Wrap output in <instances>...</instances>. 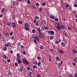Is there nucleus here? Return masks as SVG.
Masks as SVG:
<instances>
[{"mask_svg":"<svg viewBox=\"0 0 77 77\" xmlns=\"http://www.w3.org/2000/svg\"><path fill=\"white\" fill-rule=\"evenodd\" d=\"M37 59H38V60H41V57H38Z\"/></svg>","mask_w":77,"mask_h":77,"instance_id":"obj_47","label":"nucleus"},{"mask_svg":"<svg viewBox=\"0 0 77 77\" xmlns=\"http://www.w3.org/2000/svg\"><path fill=\"white\" fill-rule=\"evenodd\" d=\"M60 45L61 46L63 47H65V43L63 42H61Z\"/></svg>","mask_w":77,"mask_h":77,"instance_id":"obj_9","label":"nucleus"},{"mask_svg":"<svg viewBox=\"0 0 77 77\" xmlns=\"http://www.w3.org/2000/svg\"><path fill=\"white\" fill-rule=\"evenodd\" d=\"M54 38V37H53V36H50V39L51 40L53 39Z\"/></svg>","mask_w":77,"mask_h":77,"instance_id":"obj_36","label":"nucleus"},{"mask_svg":"<svg viewBox=\"0 0 77 77\" xmlns=\"http://www.w3.org/2000/svg\"><path fill=\"white\" fill-rule=\"evenodd\" d=\"M74 61L75 63H77V58L76 57L75 58L74 60Z\"/></svg>","mask_w":77,"mask_h":77,"instance_id":"obj_24","label":"nucleus"},{"mask_svg":"<svg viewBox=\"0 0 77 77\" xmlns=\"http://www.w3.org/2000/svg\"><path fill=\"white\" fill-rule=\"evenodd\" d=\"M2 41L3 43H5V42H6V41L5 40H2Z\"/></svg>","mask_w":77,"mask_h":77,"instance_id":"obj_55","label":"nucleus"},{"mask_svg":"<svg viewBox=\"0 0 77 77\" xmlns=\"http://www.w3.org/2000/svg\"><path fill=\"white\" fill-rule=\"evenodd\" d=\"M55 43L56 44H57L59 43V41H55Z\"/></svg>","mask_w":77,"mask_h":77,"instance_id":"obj_42","label":"nucleus"},{"mask_svg":"<svg viewBox=\"0 0 77 77\" xmlns=\"http://www.w3.org/2000/svg\"><path fill=\"white\" fill-rule=\"evenodd\" d=\"M38 32H39V34H41V29H40L38 28Z\"/></svg>","mask_w":77,"mask_h":77,"instance_id":"obj_23","label":"nucleus"},{"mask_svg":"<svg viewBox=\"0 0 77 77\" xmlns=\"http://www.w3.org/2000/svg\"><path fill=\"white\" fill-rule=\"evenodd\" d=\"M65 6H66V9H67L68 10H71V6H70V5H67V4H66L65 5Z\"/></svg>","mask_w":77,"mask_h":77,"instance_id":"obj_5","label":"nucleus"},{"mask_svg":"<svg viewBox=\"0 0 77 77\" xmlns=\"http://www.w3.org/2000/svg\"><path fill=\"white\" fill-rule=\"evenodd\" d=\"M34 41L35 44H36V43H37V42H36V39H34Z\"/></svg>","mask_w":77,"mask_h":77,"instance_id":"obj_50","label":"nucleus"},{"mask_svg":"<svg viewBox=\"0 0 77 77\" xmlns=\"http://www.w3.org/2000/svg\"><path fill=\"white\" fill-rule=\"evenodd\" d=\"M3 50H4V51H6V50H7V47H4L3 48Z\"/></svg>","mask_w":77,"mask_h":77,"instance_id":"obj_34","label":"nucleus"},{"mask_svg":"<svg viewBox=\"0 0 77 77\" xmlns=\"http://www.w3.org/2000/svg\"><path fill=\"white\" fill-rule=\"evenodd\" d=\"M42 6H45V2H43L42 4Z\"/></svg>","mask_w":77,"mask_h":77,"instance_id":"obj_44","label":"nucleus"},{"mask_svg":"<svg viewBox=\"0 0 77 77\" xmlns=\"http://www.w3.org/2000/svg\"><path fill=\"white\" fill-rule=\"evenodd\" d=\"M2 17H3V15L2 14H0V17L2 18Z\"/></svg>","mask_w":77,"mask_h":77,"instance_id":"obj_62","label":"nucleus"},{"mask_svg":"<svg viewBox=\"0 0 77 77\" xmlns=\"http://www.w3.org/2000/svg\"><path fill=\"white\" fill-rule=\"evenodd\" d=\"M27 2H28V4H30V0H27Z\"/></svg>","mask_w":77,"mask_h":77,"instance_id":"obj_58","label":"nucleus"},{"mask_svg":"<svg viewBox=\"0 0 77 77\" xmlns=\"http://www.w3.org/2000/svg\"><path fill=\"white\" fill-rule=\"evenodd\" d=\"M41 23L42 24H46V21H45V20H42Z\"/></svg>","mask_w":77,"mask_h":77,"instance_id":"obj_11","label":"nucleus"},{"mask_svg":"<svg viewBox=\"0 0 77 77\" xmlns=\"http://www.w3.org/2000/svg\"><path fill=\"white\" fill-rule=\"evenodd\" d=\"M11 39H14V36L13 35L11 37Z\"/></svg>","mask_w":77,"mask_h":77,"instance_id":"obj_48","label":"nucleus"},{"mask_svg":"<svg viewBox=\"0 0 77 77\" xmlns=\"http://www.w3.org/2000/svg\"><path fill=\"white\" fill-rule=\"evenodd\" d=\"M42 64L41 62H39L38 63V65L39 67L41 66H42Z\"/></svg>","mask_w":77,"mask_h":77,"instance_id":"obj_27","label":"nucleus"},{"mask_svg":"<svg viewBox=\"0 0 77 77\" xmlns=\"http://www.w3.org/2000/svg\"><path fill=\"white\" fill-rule=\"evenodd\" d=\"M55 18H56V16H54L52 17V18L54 20V19H55Z\"/></svg>","mask_w":77,"mask_h":77,"instance_id":"obj_49","label":"nucleus"},{"mask_svg":"<svg viewBox=\"0 0 77 77\" xmlns=\"http://www.w3.org/2000/svg\"><path fill=\"white\" fill-rule=\"evenodd\" d=\"M18 46H21V43H18Z\"/></svg>","mask_w":77,"mask_h":77,"instance_id":"obj_54","label":"nucleus"},{"mask_svg":"<svg viewBox=\"0 0 77 77\" xmlns=\"http://www.w3.org/2000/svg\"><path fill=\"white\" fill-rule=\"evenodd\" d=\"M29 24L28 23H25L24 25V29L26 31H29Z\"/></svg>","mask_w":77,"mask_h":77,"instance_id":"obj_2","label":"nucleus"},{"mask_svg":"<svg viewBox=\"0 0 77 77\" xmlns=\"http://www.w3.org/2000/svg\"><path fill=\"white\" fill-rule=\"evenodd\" d=\"M58 52L60 54H64V51L63 50L60 49V50H58Z\"/></svg>","mask_w":77,"mask_h":77,"instance_id":"obj_6","label":"nucleus"},{"mask_svg":"<svg viewBox=\"0 0 77 77\" xmlns=\"http://www.w3.org/2000/svg\"><path fill=\"white\" fill-rule=\"evenodd\" d=\"M11 43L8 42V44H5V46H6V47H8H8H11Z\"/></svg>","mask_w":77,"mask_h":77,"instance_id":"obj_7","label":"nucleus"},{"mask_svg":"<svg viewBox=\"0 0 77 77\" xmlns=\"http://www.w3.org/2000/svg\"><path fill=\"white\" fill-rule=\"evenodd\" d=\"M30 68L29 67H28L27 69L28 71H29Z\"/></svg>","mask_w":77,"mask_h":77,"instance_id":"obj_64","label":"nucleus"},{"mask_svg":"<svg viewBox=\"0 0 77 77\" xmlns=\"http://www.w3.org/2000/svg\"><path fill=\"white\" fill-rule=\"evenodd\" d=\"M3 56L4 59H8V57H7V56H6L5 55H3Z\"/></svg>","mask_w":77,"mask_h":77,"instance_id":"obj_18","label":"nucleus"},{"mask_svg":"<svg viewBox=\"0 0 77 77\" xmlns=\"http://www.w3.org/2000/svg\"><path fill=\"white\" fill-rule=\"evenodd\" d=\"M11 26L12 27H16V25L15 24V22H13L11 24Z\"/></svg>","mask_w":77,"mask_h":77,"instance_id":"obj_10","label":"nucleus"},{"mask_svg":"<svg viewBox=\"0 0 77 77\" xmlns=\"http://www.w3.org/2000/svg\"><path fill=\"white\" fill-rule=\"evenodd\" d=\"M73 6L74 7H75V8H76V7H77V5L76 4H74L73 5Z\"/></svg>","mask_w":77,"mask_h":77,"instance_id":"obj_43","label":"nucleus"},{"mask_svg":"<svg viewBox=\"0 0 77 77\" xmlns=\"http://www.w3.org/2000/svg\"><path fill=\"white\" fill-rule=\"evenodd\" d=\"M48 33L49 34H50V35H54V31H49L48 32Z\"/></svg>","mask_w":77,"mask_h":77,"instance_id":"obj_8","label":"nucleus"},{"mask_svg":"<svg viewBox=\"0 0 77 77\" xmlns=\"http://www.w3.org/2000/svg\"><path fill=\"white\" fill-rule=\"evenodd\" d=\"M65 43H64L66 44H68V40L67 39H65V41H64Z\"/></svg>","mask_w":77,"mask_h":77,"instance_id":"obj_19","label":"nucleus"},{"mask_svg":"<svg viewBox=\"0 0 77 77\" xmlns=\"http://www.w3.org/2000/svg\"><path fill=\"white\" fill-rule=\"evenodd\" d=\"M9 74L10 75H12V73H11L10 72H9Z\"/></svg>","mask_w":77,"mask_h":77,"instance_id":"obj_60","label":"nucleus"},{"mask_svg":"<svg viewBox=\"0 0 77 77\" xmlns=\"http://www.w3.org/2000/svg\"><path fill=\"white\" fill-rule=\"evenodd\" d=\"M18 24H23V22H22V21L21 20H20L18 21Z\"/></svg>","mask_w":77,"mask_h":77,"instance_id":"obj_21","label":"nucleus"},{"mask_svg":"<svg viewBox=\"0 0 77 77\" xmlns=\"http://www.w3.org/2000/svg\"><path fill=\"white\" fill-rule=\"evenodd\" d=\"M6 9L5 8H3L2 9V12H5V11H6Z\"/></svg>","mask_w":77,"mask_h":77,"instance_id":"obj_25","label":"nucleus"},{"mask_svg":"<svg viewBox=\"0 0 77 77\" xmlns=\"http://www.w3.org/2000/svg\"><path fill=\"white\" fill-rule=\"evenodd\" d=\"M40 50H42L44 48V47L42 45H40L39 47Z\"/></svg>","mask_w":77,"mask_h":77,"instance_id":"obj_20","label":"nucleus"},{"mask_svg":"<svg viewBox=\"0 0 77 77\" xmlns=\"http://www.w3.org/2000/svg\"><path fill=\"white\" fill-rule=\"evenodd\" d=\"M53 14H50V17H53Z\"/></svg>","mask_w":77,"mask_h":77,"instance_id":"obj_53","label":"nucleus"},{"mask_svg":"<svg viewBox=\"0 0 77 77\" xmlns=\"http://www.w3.org/2000/svg\"><path fill=\"white\" fill-rule=\"evenodd\" d=\"M23 54H24V55H25V54H26V51H23Z\"/></svg>","mask_w":77,"mask_h":77,"instance_id":"obj_45","label":"nucleus"},{"mask_svg":"<svg viewBox=\"0 0 77 77\" xmlns=\"http://www.w3.org/2000/svg\"><path fill=\"white\" fill-rule=\"evenodd\" d=\"M35 20H39V17L38 16H36L35 17Z\"/></svg>","mask_w":77,"mask_h":77,"instance_id":"obj_38","label":"nucleus"},{"mask_svg":"<svg viewBox=\"0 0 77 77\" xmlns=\"http://www.w3.org/2000/svg\"><path fill=\"white\" fill-rule=\"evenodd\" d=\"M32 32L33 33H35V32H36V30L35 29H33L32 30Z\"/></svg>","mask_w":77,"mask_h":77,"instance_id":"obj_32","label":"nucleus"},{"mask_svg":"<svg viewBox=\"0 0 77 77\" xmlns=\"http://www.w3.org/2000/svg\"><path fill=\"white\" fill-rule=\"evenodd\" d=\"M42 8H40L39 9V12H42Z\"/></svg>","mask_w":77,"mask_h":77,"instance_id":"obj_40","label":"nucleus"},{"mask_svg":"<svg viewBox=\"0 0 77 77\" xmlns=\"http://www.w3.org/2000/svg\"><path fill=\"white\" fill-rule=\"evenodd\" d=\"M56 60H57V61H60V59L59 57H56Z\"/></svg>","mask_w":77,"mask_h":77,"instance_id":"obj_16","label":"nucleus"},{"mask_svg":"<svg viewBox=\"0 0 77 77\" xmlns=\"http://www.w3.org/2000/svg\"><path fill=\"white\" fill-rule=\"evenodd\" d=\"M20 47H21V48H23V49H24V46H23V45H20Z\"/></svg>","mask_w":77,"mask_h":77,"instance_id":"obj_46","label":"nucleus"},{"mask_svg":"<svg viewBox=\"0 0 77 77\" xmlns=\"http://www.w3.org/2000/svg\"><path fill=\"white\" fill-rule=\"evenodd\" d=\"M35 38L37 41H39V38L36 36L35 37Z\"/></svg>","mask_w":77,"mask_h":77,"instance_id":"obj_22","label":"nucleus"},{"mask_svg":"<svg viewBox=\"0 0 77 77\" xmlns=\"http://www.w3.org/2000/svg\"><path fill=\"white\" fill-rule=\"evenodd\" d=\"M7 25L8 27H10V26H11V21L7 22Z\"/></svg>","mask_w":77,"mask_h":77,"instance_id":"obj_13","label":"nucleus"},{"mask_svg":"<svg viewBox=\"0 0 77 77\" xmlns=\"http://www.w3.org/2000/svg\"><path fill=\"white\" fill-rule=\"evenodd\" d=\"M73 13L74 14H75L76 13H77V12H76V11H75L74 10L73 11Z\"/></svg>","mask_w":77,"mask_h":77,"instance_id":"obj_41","label":"nucleus"},{"mask_svg":"<svg viewBox=\"0 0 77 77\" xmlns=\"http://www.w3.org/2000/svg\"><path fill=\"white\" fill-rule=\"evenodd\" d=\"M36 25L37 26H39V22L38 21L36 22Z\"/></svg>","mask_w":77,"mask_h":77,"instance_id":"obj_37","label":"nucleus"},{"mask_svg":"<svg viewBox=\"0 0 77 77\" xmlns=\"http://www.w3.org/2000/svg\"><path fill=\"white\" fill-rule=\"evenodd\" d=\"M75 77H77V73H75Z\"/></svg>","mask_w":77,"mask_h":77,"instance_id":"obj_57","label":"nucleus"},{"mask_svg":"<svg viewBox=\"0 0 77 77\" xmlns=\"http://www.w3.org/2000/svg\"><path fill=\"white\" fill-rule=\"evenodd\" d=\"M63 21H64V22L66 21V18H64L63 19Z\"/></svg>","mask_w":77,"mask_h":77,"instance_id":"obj_51","label":"nucleus"},{"mask_svg":"<svg viewBox=\"0 0 77 77\" xmlns=\"http://www.w3.org/2000/svg\"><path fill=\"white\" fill-rule=\"evenodd\" d=\"M35 5L36 6H39V4L38 2H37Z\"/></svg>","mask_w":77,"mask_h":77,"instance_id":"obj_33","label":"nucleus"},{"mask_svg":"<svg viewBox=\"0 0 77 77\" xmlns=\"http://www.w3.org/2000/svg\"><path fill=\"white\" fill-rule=\"evenodd\" d=\"M15 66H18V64H17V63H15Z\"/></svg>","mask_w":77,"mask_h":77,"instance_id":"obj_61","label":"nucleus"},{"mask_svg":"<svg viewBox=\"0 0 77 77\" xmlns=\"http://www.w3.org/2000/svg\"><path fill=\"white\" fill-rule=\"evenodd\" d=\"M31 74H32V72H29L28 73V75L30 76L31 75Z\"/></svg>","mask_w":77,"mask_h":77,"instance_id":"obj_29","label":"nucleus"},{"mask_svg":"<svg viewBox=\"0 0 77 77\" xmlns=\"http://www.w3.org/2000/svg\"><path fill=\"white\" fill-rule=\"evenodd\" d=\"M68 29L69 30H72V27H71V26L69 25L68 26Z\"/></svg>","mask_w":77,"mask_h":77,"instance_id":"obj_17","label":"nucleus"},{"mask_svg":"<svg viewBox=\"0 0 77 77\" xmlns=\"http://www.w3.org/2000/svg\"><path fill=\"white\" fill-rule=\"evenodd\" d=\"M55 21H58V18H56L55 19Z\"/></svg>","mask_w":77,"mask_h":77,"instance_id":"obj_56","label":"nucleus"},{"mask_svg":"<svg viewBox=\"0 0 77 77\" xmlns=\"http://www.w3.org/2000/svg\"><path fill=\"white\" fill-rule=\"evenodd\" d=\"M37 77H41V75H40V74H38L37 75Z\"/></svg>","mask_w":77,"mask_h":77,"instance_id":"obj_52","label":"nucleus"},{"mask_svg":"<svg viewBox=\"0 0 77 77\" xmlns=\"http://www.w3.org/2000/svg\"><path fill=\"white\" fill-rule=\"evenodd\" d=\"M23 66H21L19 71V72H22V71H23Z\"/></svg>","mask_w":77,"mask_h":77,"instance_id":"obj_14","label":"nucleus"},{"mask_svg":"<svg viewBox=\"0 0 77 77\" xmlns=\"http://www.w3.org/2000/svg\"><path fill=\"white\" fill-rule=\"evenodd\" d=\"M17 62H18V63L19 64H20V63H21L22 62V61H21V59H20V54L18 53L17 54Z\"/></svg>","mask_w":77,"mask_h":77,"instance_id":"obj_3","label":"nucleus"},{"mask_svg":"<svg viewBox=\"0 0 77 77\" xmlns=\"http://www.w3.org/2000/svg\"><path fill=\"white\" fill-rule=\"evenodd\" d=\"M63 33H64V35H67V33L66 31H63Z\"/></svg>","mask_w":77,"mask_h":77,"instance_id":"obj_31","label":"nucleus"},{"mask_svg":"<svg viewBox=\"0 0 77 77\" xmlns=\"http://www.w3.org/2000/svg\"><path fill=\"white\" fill-rule=\"evenodd\" d=\"M22 61L24 64H26V65H28L29 64V63L28 62V61L26 60V58H23L22 59Z\"/></svg>","mask_w":77,"mask_h":77,"instance_id":"obj_4","label":"nucleus"},{"mask_svg":"<svg viewBox=\"0 0 77 77\" xmlns=\"http://www.w3.org/2000/svg\"><path fill=\"white\" fill-rule=\"evenodd\" d=\"M33 68L34 69H36L37 68V66H33Z\"/></svg>","mask_w":77,"mask_h":77,"instance_id":"obj_39","label":"nucleus"},{"mask_svg":"<svg viewBox=\"0 0 77 77\" xmlns=\"http://www.w3.org/2000/svg\"><path fill=\"white\" fill-rule=\"evenodd\" d=\"M10 35L11 36H12V35H13V32H11L10 33Z\"/></svg>","mask_w":77,"mask_h":77,"instance_id":"obj_59","label":"nucleus"},{"mask_svg":"<svg viewBox=\"0 0 77 77\" xmlns=\"http://www.w3.org/2000/svg\"><path fill=\"white\" fill-rule=\"evenodd\" d=\"M50 51L51 54H53L54 53V51H53V49H50Z\"/></svg>","mask_w":77,"mask_h":77,"instance_id":"obj_15","label":"nucleus"},{"mask_svg":"<svg viewBox=\"0 0 77 77\" xmlns=\"http://www.w3.org/2000/svg\"><path fill=\"white\" fill-rule=\"evenodd\" d=\"M60 66H61V65H60V63H59L58 65V68L60 69Z\"/></svg>","mask_w":77,"mask_h":77,"instance_id":"obj_28","label":"nucleus"},{"mask_svg":"<svg viewBox=\"0 0 77 77\" xmlns=\"http://www.w3.org/2000/svg\"><path fill=\"white\" fill-rule=\"evenodd\" d=\"M69 75L70 77H74V76L72 74H69Z\"/></svg>","mask_w":77,"mask_h":77,"instance_id":"obj_35","label":"nucleus"},{"mask_svg":"<svg viewBox=\"0 0 77 77\" xmlns=\"http://www.w3.org/2000/svg\"><path fill=\"white\" fill-rule=\"evenodd\" d=\"M55 26L56 27L57 30H60L62 29V28L63 29L65 28V26L63 25H61V26H60V24L59 22H57L55 25Z\"/></svg>","mask_w":77,"mask_h":77,"instance_id":"obj_1","label":"nucleus"},{"mask_svg":"<svg viewBox=\"0 0 77 77\" xmlns=\"http://www.w3.org/2000/svg\"><path fill=\"white\" fill-rule=\"evenodd\" d=\"M59 42H61L62 41V39L60 38H59Z\"/></svg>","mask_w":77,"mask_h":77,"instance_id":"obj_63","label":"nucleus"},{"mask_svg":"<svg viewBox=\"0 0 77 77\" xmlns=\"http://www.w3.org/2000/svg\"><path fill=\"white\" fill-rule=\"evenodd\" d=\"M41 35H38V37L39 38H42L44 37V34H40Z\"/></svg>","mask_w":77,"mask_h":77,"instance_id":"obj_12","label":"nucleus"},{"mask_svg":"<svg viewBox=\"0 0 77 77\" xmlns=\"http://www.w3.org/2000/svg\"><path fill=\"white\" fill-rule=\"evenodd\" d=\"M72 51H73L74 54H75V53H77V51H76L75 50L73 49L72 50Z\"/></svg>","mask_w":77,"mask_h":77,"instance_id":"obj_30","label":"nucleus"},{"mask_svg":"<svg viewBox=\"0 0 77 77\" xmlns=\"http://www.w3.org/2000/svg\"><path fill=\"white\" fill-rule=\"evenodd\" d=\"M45 26H43L42 27L41 29L42 30H45Z\"/></svg>","mask_w":77,"mask_h":77,"instance_id":"obj_26","label":"nucleus"}]
</instances>
